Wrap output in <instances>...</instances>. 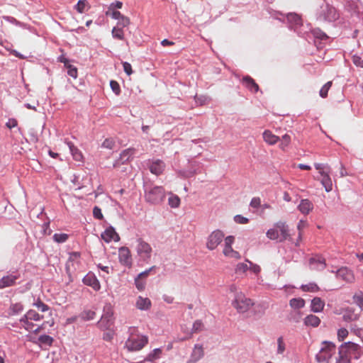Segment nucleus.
<instances>
[{"mask_svg": "<svg viewBox=\"0 0 363 363\" xmlns=\"http://www.w3.org/2000/svg\"><path fill=\"white\" fill-rule=\"evenodd\" d=\"M301 316V313L299 311H294L290 313L289 316V320H293L295 323H298L299 321Z\"/></svg>", "mask_w": 363, "mask_h": 363, "instance_id": "338daca9", "label": "nucleus"}, {"mask_svg": "<svg viewBox=\"0 0 363 363\" xmlns=\"http://www.w3.org/2000/svg\"><path fill=\"white\" fill-rule=\"evenodd\" d=\"M90 6L86 0H79L77 4L74 6V9L80 13L87 11Z\"/></svg>", "mask_w": 363, "mask_h": 363, "instance_id": "c9c22d12", "label": "nucleus"}, {"mask_svg": "<svg viewBox=\"0 0 363 363\" xmlns=\"http://www.w3.org/2000/svg\"><path fill=\"white\" fill-rule=\"evenodd\" d=\"M332 86V82H328L325 83L320 90L319 94L322 98H326L328 92Z\"/></svg>", "mask_w": 363, "mask_h": 363, "instance_id": "c03bdc74", "label": "nucleus"}, {"mask_svg": "<svg viewBox=\"0 0 363 363\" xmlns=\"http://www.w3.org/2000/svg\"><path fill=\"white\" fill-rule=\"evenodd\" d=\"M249 269V266L246 263H238L235 267L236 273H245Z\"/></svg>", "mask_w": 363, "mask_h": 363, "instance_id": "603ef678", "label": "nucleus"}, {"mask_svg": "<svg viewBox=\"0 0 363 363\" xmlns=\"http://www.w3.org/2000/svg\"><path fill=\"white\" fill-rule=\"evenodd\" d=\"M315 168L319 171L320 174L321 175L322 171H330V167L325 164L322 163H315Z\"/></svg>", "mask_w": 363, "mask_h": 363, "instance_id": "680f3d73", "label": "nucleus"}, {"mask_svg": "<svg viewBox=\"0 0 363 363\" xmlns=\"http://www.w3.org/2000/svg\"><path fill=\"white\" fill-rule=\"evenodd\" d=\"M102 147L107 148L109 150L113 149L115 146V142L112 138H106L102 143Z\"/></svg>", "mask_w": 363, "mask_h": 363, "instance_id": "5fc2aeb1", "label": "nucleus"}, {"mask_svg": "<svg viewBox=\"0 0 363 363\" xmlns=\"http://www.w3.org/2000/svg\"><path fill=\"white\" fill-rule=\"evenodd\" d=\"M52 238L56 242L62 243L67 241L68 235L65 233H55Z\"/></svg>", "mask_w": 363, "mask_h": 363, "instance_id": "37998d69", "label": "nucleus"}, {"mask_svg": "<svg viewBox=\"0 0 363 363\" xmlns=\"http://www.w3.org/2000/svg\"><path fill=\"white\" fill-rule=\"evenodd\" d=\"M348 335V331L345 328H340L337 331V338L339 341H342Z\"/></svg>", "mask_w": 363, "mask_h": 363, "instance_id": "e2e57ef3", "label": "nucleus"}, {"mask_svg": "<svg viewBox=\"0 0 363 363\" xmlns=\"http://www.w3.org/2000/svg\"><path fill=\"white\" fill-rule=\"evenodd\" d=\"M336 354V346L330 341H323L315 359L318 363H330L334 355Z\"/></svg>", "mask_w": 363, "mask_h": 363, "instance_id": "20e7f679", "label": "nucleus"}, {"mask_svg": "<svg viewBox=\"0 0 363 363\" xmlns=\"http://www.w3.org/2000/svg\"><path fill=\"white\" fill-rule=\"evenodd\" d=\"M43 318V315H39L35 311L32 309L29 310L25 314V319L30 318V320L38 321L41 320Z\"/></svg>", "mask_w": 363, "mask_h": 363, "instance_id": "4c0bfd02", "label": "nucleus"}, {"mask_svg": "<svg viewBox=\"0 0 363 363\" xmlns=\"http://www.w3.org/2000/svg\"><path fill=\"white\" fill-rule=\"evenodd\" d=\"M118 259L119 262L128 267H131L133 264V259L130 250L127 247H121L118 249Z\"/></svg>", "mask_w": 363, "mask_h": 363, "instance_id": "9b49d317", "label": "nucleus"}, {"mask_svg": "<svg viewBox=\"0 0 363 363\" xmlns=\"http://www.w3.org/2000/svg\"><path fill=\"white\" fill-rule=\"evenodd\" d=\"M110 86L111 88V90L116 95L118 96L121 94V87L119 84L116 81L111 80L110 82Z\"/></svg>", "mask_w": 363, "mask_h": 363, "instance_id": "09e8293b", "label": "nucleus"}, {"mask_svg": "<svg viewBox=\"0 0 363 363\" xmlns=\"http://www.w3.org/2000/svg\"><path fill=\"white\" fill-rule=\"evenodd\" d=\"M157 269L156 266H152L150 267L148 269H146L142 272H140L137 277L140 279H145L148 277V275L153 271H155Z\"/></svg>", "mask_w": 363, "mask_h": 363, "instance_id": "4d7b16f0", "label": "nucleus"}, {"mask_svg": "<svg viewBox=\"0 0 363 363\" xmlns=\"http://www.w3.org/2000/svg\"><path fill=\"white\" fill-rule=\"evenodd\" d=\"M135 328H130L128 332L130 333V337L125 341V347L128 351L140 350L148 342V338L145 335H135L133 332Z\"/></svg>", "mask_w": 363, "mask_h": 363, "instance_id": "39448f33", "label": "nucleus"}, {"mask_svg": "<svg viewBox=\"0 0 363 363\" xmlns=\"http://www.w3.org/2000/svg\"><path fill=\"white\" fill-rule=\"evenodd\" d=\"M136 252L140 257V260L145 263H149L152 257V249L149 243L142 238L137 240Z\"/></svg>", "mask_w": 363, "mask_h": 363, "instance_id": "6e6552de", "label": "nucleus"}, {"mask_svg": "<svg viewBox=\"0 0 363 363\" xmlns=\"http://www.w3.org/2000/svg\"><path fill=\"white\" fill-rule=\"evenodd\" d=\"M135 153V149L133 148H128L122 151L120 154V157L118 158V163H125L133 156Z\"/></svg>", "mask_w": 363, "mask_h": 363, "instance_id": "cd10ccee", "label": "nucleus"}, {"mask_svg": "<svg viewBox=\"0 0 363 363\" xmlns=\"http://www.w3.org/2000/svg\"><path fill=\"white\" fill-rule=\"evenodd\" d=\"M115 335V333L113 330H107L106 332L103 334V340L105 341H111Z\"/></svg>", "mask_w": 363, "mask_h": 363, "instance_id": "bf43d9fd", "label": "nucleus"}, {"mask_svg": "<svg viewBox=\"0 0 363 363\" xmlns=\"http://www.w3.org/2000/svg\"><path fill=\"white\" fill-rule=\"evenodd\" d=\"M135 287L139 290V291H143L145 289V285H146V283L145 281H143V279H140V278H138V277H137L135 279Z\"/></svg>", "mask_w": 363, "mask_h": 363, "instance_id": "864d4df0", "label": "nucleus"}, {"mask_svg": "<svg viewBox=\"0 0 363 363\" xmlns=\"http://www.w3.org/2000/svg\"><path fill=\"white\" fill-rule=\"evenodd\" d=\"M19 278L20 274L18 272L4 276L0 279V289H5L16 285V280Z\"/></svg>", "mask_w": 363, "mask_h": 363, "instance_id": "f8f14e48", "label": "nucleus"}, {"mask_svg": "<svg viewBox=\"0 0 363 363\" xmlns=\"http://www.w3.org/2000/svg\"><path fill=\"white\" fill-rule=\"evenodd\" d=\"M359 318V314L354 313V309L348 308L345 310L342 319L345 322H352L358 320Z\"/></svg>", "mask_w": 363, "mask_h": 363, "instance_id": "bb28decb", "label": "nucleus"}, {"mask_svg": "<svg viewBox=\"0 0 363 363\" xmlns=\"http://www.w3.org/2000/svg\"><path fill=\"white\" fill-rule=\"evenodd\" d=\"M204 356L203 346L196 344L191 354L190 359L188 360L189 363H196Z\"/></svg>", "mask_w": 363, "mask_h": 363, "instance_id": "f3484780", "label": "nucleus"}, {"mask_svg": "<svg viewBox=\"0 0 363 363\" xmlns=\"http://www.w3.org/2000/svg\"><path fill=\"white\" fill-rule=\"evenodd\" d=\"M111 33L113 38L121 40L124 39V33L123 28L118 26L113 27Z\"/></svg>", "mask_w": 363, "mask_h": 363, "instance_id": "a19ab883", "label": "nucleus"}, {"mask_svg": "<svg viewBox=\"0 0 363 363\" xmlns=\"http://www.w3.org/2000/svg\"><path fill=\"white\" fill-rule=\"evenodd\" d=\"M242 84L251 92L256 93L259 91V86L250 76H245L242 79Z\"/></svg>", "mask_w": 363, "mask_h": 363, "instance_id": "a211bd4d", "label": "nucleus"}, {"mask_svg": "<svg viewBox=\"0 0 363 363\" xmlns=\"http://www.w3.org/2000/svg\"><path fill=\"white\" fill-rule=\"evenodd\" d=\"M80 253L79 252H72L69 253L68 260L65 264V269L67 273L69 274L73 267L74 262H79Z\"/></svg>", "mask_w": 363, "mask_h": 363, "instance_id": "4be33fe9", "label": "nucleus"}, {"mask_svg": "<svg viewBox=\"0 0 363 363\" xmlns=\"http://www.w3.org/2000/svg\"><path fill=\"white\" fill-rule=\"evenodd\" d=\"M23 310V306L21 303H12L9 309V315H15L21 313Z\"/></svg>", "mask_w": 363, "mask_h": 363, "instance_id": "473e14b6", "label": "nucleus"}, {"mask_svg": "<svg viewBox=\"0 0 363 363\" xmlns=\"http://www.w3.org/2000/svg\"><path fill=\"white\" fill-rule=\"evenodd\" d=\"M330 171H322L321 172V184L324 186L325 191L330 192L333 189V183L330 177Z\"/></svg>", "mask_w": 363, "mask_h": 363, "instance_id": "6ab92c4d", "label": "nucleus"}, {"mask_svg": "<svg viewBox=\"0 0 363 363\" xmlns=\"http://www.w3.org/2000/svg\"><path fill=\"white\" fill-rule=\"evenodd\" d=\"M301 289L303 291L315 292L319 290V287L315 283H309L308 284H302Z\"/></svg>", "mask_w": 363, "mask_h": 363, "instance_id": "ea45409f", "label": "nucleus"}, {"mask_svg": "<svg viewBox=\"0 0 363 363\" xmlns=\"http://www.w3.org/2000/svg\"><path fill=\"white\" fill-rule=\"evenodd\" d=\"M66 67L68 69V75L76 79L77 77V69L69 64L67 66H66Z\"/></svg>", "mask_w": 363, "mask_h": 363, "instance_id": "13d9d810", "label": "nucleus"}, {"mask_svg": "<svg viewBox=\"0 0 363 363\" xmlns=\"http://www.w3.org/2000/svg\"><path fill=\"white\" fill-rule=\"evenodd\" d=\"M305 300L302 298H294L289 301V306L295 309H301L305 306Z\"/></svg>", "mask_w": 363, "mask_h": 363, "instance_id": "2f4dec72", "label": "nucleus"}, {"mask_svg": "<svg viewBox=\"0 0 363 363\" xmlns=\"http://www.w3.org/2000/svg\"><path fill=\"white\" fill-rule=\"evenodd\" d=\"M317 19L333 22L338 19L339 13L336 9L326 2H323L316 13Z\"/></svg>", "mask_w": 363, "mask_h": 363, "instance_id": "423d86ee", "label": "nucleus"}, {"mask_svg": "<svg viewBox=\"0 0 363 363\" xmlns=\"http://www.w3.org/2000/svg\"><path fill=\"white\" fill-rule=\"evenodd\" d=\"M234 221L239 224H246L249 222V219L241 215H236L234 217Z\"/></svg>", "mask_w": 363, "mask_h": 363, "instance_id": "69168bd1", "label": "nucleus"}, {"mask_svg": "<svg viewBox=\"0 0 363 363\" xmlns=\"http://www.w3.org/2000/svg\"><path fill=\"white\" fill-rule=\"evenodd\" d=\"M313 208V205L308 199H302L298 206V209L304 215H308Z\"/></svg>", "mask_w": 363, "mask_h": 363, "instance_id": "393cba45", "label": "nucleus"}, {"mask_svg": "<svg viewBox=\"0 0 363 363\" xmlns=\"http://www.w3.org/2000/svg\"><path fill=\"white\" fill-rule=\"evenodd\" d=\"M169 197L168 199V204L171 208H178L180 205L181 201L180 198L172 193H169Z\"/></svg>", "mask_w": 363, "mask_h": 363, "instance_id": "72a5a7b5", "label": "nucleus"}, {"mask_svg": "<svg viewBox=\"0 0 363 363\" xmlns=\"http://www.w3.org/2000/svg\"><path fill=\"white\" fill-rule=\"evenodd\" d=\"M320 323V318L315 315H308L304 319V323L306 325L317 327Z\"/></svg>", "mask_w": 363, "mask_h": 363, "instance_id": "7c9ffc66", "label": "nucleus"}, {"mask_svg": "<svg viewBox=\"0 0 363 363\" xmlns=\"http://www.w3.org/2000/svg\"><path fill=\"white\" fill-rule=\"evenodd\" d=\"M101 238L107 243L112 240L118 241L120 240L119 235L115 230L113 226L107 228L101 235Z\"/></svg>", "mask_w": 363, "mask_h": 363, "instance_id": "2eb2a0df", "label": "nucleus"}, {"mask_svg": "<svg viewBox=\"0 0 363 363\" xmlns=\"http://www.w3.org/2000/svg\"><path fill=\"white\" fill-rule=\"evenodd\" d=\"M53 338L48 335H41L38 338L37 342H34L35 343H38L40 345H45L47 346H51L53 342Z\"/></svg>", "mask_w": 363, "mask_h": 363, "instance_id": "f704fd0d", "label": "nucleus"}, {"mask_svg": "<svg viewBox=\"0 0 363 363\" xmlns=\"http://www.w3.org/2000/svg\"><path fill=\"white\" fill-rule=\"evenodd\" d=\"M267 237L272 240H278L282 242L285 240L291 241L292 238L289 233V225L282 221L274 224V228L269 229L266 233Z\"/></svg>", "mask_w": 363, "mask_h": 363, "instance_id": "f03ea898", "label": "nucleus"}, {"mask_svg": "<svg viewBox=\"0 0 363 363\" xmlns=\"http://www.w3.org/2000/svg\"><path fill=\"white\" fill-rule=\"evenodd\" d=\"M325 302L319 297H315L311 300V310L313 313H320L323 310Z\"/></svg>", "mask_w": 363, "mask_h": 363, "instance_id": "5701e85b", "label": "nucleus"}, {"mask_svg": "<svg viewBox=\"0 0 363 363\" xmlns=\"http://www.w3.org/2000/svg\"><path fill=\"white\" fill-rule=\"evenodd\" d=\"M336 277L347 282H352L354 280V277L352 272L347 267H341L336 272Z\"/></svg>", "mask_w": 363, "mask_h": 363, "instance_id": "dca6fc26", "label": "nucleus"}, {"mask_svg": "<svg viewBox=\"0 0 363 363\" xmlns=\"http://www.w3.org/2000/svg\"><path fill=\"white\" fill-rule=\"evenodd\" d=\"M136 308L141 311H147L151 307V301L148 298L139 296L135 303Z\"/></svg>", "mask_w": 363, "mask_h": 363, "instance_id": "b1692460", "label": "nucleus"}, {"mask_svg": "<svg viewBox=\"0 0 363 363\" xmlns=\"http://www.w3.org/2000/svg\"><path fill=\"white\" fill-rule=\"evenodd\" d=\"M277 354H283L285 351V344L282 337H279L277 339Z\"/></svg>", "mask_w": 363, "mask_h": 363, "instance_id": "6e6d98bb", "label": "nucleus"}, {"mask_svg": "<svg viewBox=\"0 0 363 363\" xmlns=\"http://www.w3.org/2000/svg\"><path fill=\"white\" fill-rule=\"evenodd\" d=\"M286 18L289 23V28L299 34L300 32L298 29L302 26V19L301 17L296 13H291L287 14Z\"/></svg>", "mask_w": 363, "mask_h": 363, "instance_id": "ddd939ff", "label": "nucleus"}, {"mask_svg": "<svg viewBox=\"0 0 363 363\" xmlns=\"http://www.w3.org/2000/svg\"><path fill=\"white\" fill-rule=\"evenodd\" d=\"M291 142V137L288 134H285L281 137V142L279 145L282 150H284L286 147L289 145Z\"/></svg>", "mask_w": 363, "mask_h": 363, "instance_id": "3c124183", "label": "nucleus"}, {"mask_svg": "<svg viewBox=\"0 0 363 363\" xmlns=\"http://www.w3.org/2000/svg\"><path fill=\"white\" fill-rule=\"evenodd\" d=\"M311 32L313 37L316 39H319L320 40H326L328 39L327 34L322 31L320 28H314Z\"/></svg>", "mask_w": 363, "mask_h": 363, "instance_id": "e433bc0d", "label": "nucleus"}, {"mask_svg": "<svg viewBox=\"0 0 363 363\" xmlns=\"http://www.w3.org/2000/svg\"><path fill=\"white\" fill-rule=\"evenodd\" d=\"M113 312L110 305H106L104 308V313L100 321L98 322V327L101 330H108L112 325V318Z\"/></svg>", "mask_w": 363, "mask_h": 363, "instance_id": "1a4fd4ad", "label": "nucleus"}, {"mask_svg": "<svg viewBox=\"0 0 363 363\" xmlns=\"http://www.w3.org/2000/svg\"><path fill=\"white\" fill-rule=\"evenodd\" d=\"M309 262L313 268L316 270H323L326 267L325 259L320 256L311 258Z\"/></svg>", "mask_w": 363, "mask_h": 363, "instance_id": "aec40b11", "label": "nucleus"}, {"mask_svg": "<svg viewBox=\"0 0 363 363\" xmlns=\"http://www.w3.org/2000/svg\"><path fill=\"white\" fill-rule=\"evenodd\" d=\"M352 62L357 66L363 68V59L358 55H354L352 57Z\"/></svg>", "mask_w": 363, "mask_h": 363, "instance_id": "774afa93", "label": "nucleus"}, {"mask_svg": "<svg viewBox=\"0 0 363 363\" xmlns=\"http://www.w3.org/2000/svg\"><path fill=\"white\" fill-rule=\"evenodd\" d=\"M67 145L69 147L73 159L77 162H82L83 160L82 152L72 142H67Z\"/></svg>", "mask_w": 363, "mask_h": 363, "instance_id": "a878e982", "label": "nucleus"}, {"mask_svg": "<svg viewBox=\"0 0 363 363\" xmlns=\"http://www.w3.org/2000/svg\"><path fill=\"white\" fill-rule=\"evenodd\" d=\"M203 324L202 321L200 320H196L193 324L192 329H191L190 334L187 336L179 338V340L184 341V340L190 338L191 337L192 333H199V332L203 330Z\"/></svg>", "mask_w": 363, "mask_h": 363, "instance_id": "c85d7f7f", "label": "nucleus"}, {"mask_svg": "<svg viewBox=\"0 0 363 363\" xmlns=\"http://www.w3.org/2000/svg\"><path fill=\"white\" fill-rule=\"evenodd\" d=\"M106 14L107 16H111L112 18L118 21H119L123 16L120 11H112L111 12L108 11Z\"/></svg>", "mask_w": 363, "mask_h": 363, "instance_id": "052dcab7", "label": "nucleus"}, {"mask_svg": "<svg viewBox=\"0 0 363 363\" xmlns=\"http://www.w3.org/2000/svg\"><path fill=\"white\" fill-rule=\"evenodd\" d=\"M82 281L85 285L91 286L96 291H99L101 288L99 281L92 272H89L84 276Z\"/></svg>", "mask_w": 363, "mask_h": 363, "instance_id": "4468645a", "label": "nucleus"}, {"mask_svg": "<svg viewBox=\"0 0 363 363\" xmlns=\"http://www.w3.org/2000/svg\"><path fill=\"white\" fill-rule=\"evenodd\" d=\"M358 349V345L352 342L342 344L338 349L337 355L335 356V363H351L352 357Z\"/></svg>", "mask_w": 363, "mask_h": 363, "instance_id": "7ed1b4c3", "label": "nucleus"}, {"mask_svg": "<svg viewBox=\"0 0 363 363\" xmlns=\"http://www.w3.org/2000/svg\"><path fill=\"white\" fill-rule=\"evenodd\" d=\"M353 301L361 309H363V293L362 291L353 296Z\"/></svg>", "mask_w": 363, "mask_h": 363, "instance_id": "a18cd8bd", "label": "nucleus"}, {"mask_svg": "<svg viewBox=\"0 0 363 363\" xmlns=\"http://www.w3.org/2000/svg\"><path fill=\"white\" fill-rule=\"evenodd\" d=\"M93 216L95 218L101 220L103 219L104 216L101 213V209L98 206H94L93 208Z\"/></svg>", "mask_w": 363, "mask_h": 363, "instance_id": "0e129e2a", "label": "nucleus"}, {"mask_svg": "<svg viewBox=\"0 0 363 363\" xmlns=\"http://www.w3.org/2000/svg\"><path fill=\"white\" fill-rule=\"evenodd\" d=\"M33 305L38 308V309L39 311H40L41 312H45V311H48L50 308L49 306L45 304V303H43L40 299H38V301L33 303Z\"/></svg>", "mask_w": 363, "mask_h": 363, "instance_id": "49530a36", "label": "nucleus"}, {"mask_svg": "<svg viewBox=\"0 0 363 363\" xmlns=\"http://www.w3.org/2000/svg\"><path fill=\"white\" fill-rule=\"evenodd\" d=\"M164 163L160 160H157L150 164V171L155 175H160L164 171Z\"/></svg>", "mask_w": 363, "mask_h": 363, "instance_id": "412c9836", "label": "nucleus"}, {"mask_svg": "<svg viewBox=\"0 0 363 363\" xmlns=\"http://www.w3.org/2000/svg\"><path fill=\"white\" fill-rule=\"evenodd\" d=\"M224 233L220 230L213 231L207 239L206 247L210 250H215L223 241Z\"/></svg>", "mask_w": 363, "mask_h": 363, "instance_id": "9d476101", "label": "nucleus"}, {"mask_svg": "<svg viewBox=\"0 0 363 363\" xmlns=\"http://www.w3.org/2000/svg\"><path fill=\"white\" fill-rule=\"evenodd\" d=\"M130 24V18L124 15L118 21L116 26L123 28Z\"/></svg>", "mask_w": 363, "mask_h": 363, "instance_id": "8fccbe9b", "label": "nucleus"}, {"mask_svg": "<svg viewBox=\"0 0 363 363\" xmlns=\"http://www.w3.org/2000/svg\"><path fill=\"white\" fill-rule=\"evenodd\" d=\"M145 201L151 205L162 203L166 196L165 190L162 186H156L146 182L143 185Z\"/></svg>", "mask_w": 363, "mask_h": 363, "instance_id": "f257e3e1", "label": "nucleus"}, {"mask_svg": "<svg viewBox=\"0 0 363 363\" xmlns=\"http://www.w3.org/2000/svg\"><path fill=\"white\" fill-rule=\"evenodd\" d=\"M96 315V313L93 311L88 310L84 311L81 313V318L84 320H93Z\"/></svg>", "mask_w": 363, "mask_h": 363, "instance_id": "79ce46f5", "label": "nucleus"}, {"mask_svg": "<svg viewBox=\"0 0 363 363\" xmlns=\"http://www.w3.org/2000/svg\"><path fill=\"white\" fill-rule=\"evenodd\" d=\"M232 305L238 313H244L250 310L254 303L250 298H247L245 294L240 292L235 294Z\"/></svg>", "mask_w": 363, "mask_h": 363, "instance_id": "0eeeda50", "label": "nucleus"}, {"mask_svg": "<svg viewBox=\"0 0 363 363\" xmlns=\"http://www.w3.org/2000/svg\"><path fill=\"white\" fill-rule=\"evenodd\" d=\"M262 135L264 140L269 145H274L279 140V138L269 130H264Z\"/></svg>", "mask_w": 363, "mask_h": 363, "instance_id": "c756f323", "label": "nucleus"}, {"mask_svg": "<svg viewBox=\"0 0 363 363\" xmlns=\"http://www.w3.org/2000/svg\"><path fill=\"white\" fill-rule=\"evenodd\" d=\"M29 320L30 318L25 319V315L20 319V322L23 323V328L26 330H30L34 327V324Z\"/></svg>", "mask_w": 363, "mask_h": 363, "instance_id": "de8ad7c7", "label": "nucleus"}, {"mask_svg": "<svg viewBox=\"0 0 363 363\" xmlns=\"http://www.w3.org/2000/svg\"><path fill=\"white\" fill-rule=\"evenodd\" d=\"M162 353V350L160 348L154 349L145 358L144 361H154L160 357V355Z\"/></svg>", "mask_w": 363, "mask_h": 363, "instance_id": "58836bf2", "label": "nucleus"}]
</instances>
